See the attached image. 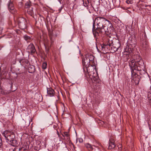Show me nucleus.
Listing matches in <instances>:
<instances>
[{"label":"nucleus","instance_id":"obj_1","mask_svg":"<svg viewBox=\"0 0 151 151\" xmlns=\"http://www.w3.org/2000/svg\"><path fill=\"white\" fill-rule=\"evenodd\" d=\"M108 20L102 17H97L95 18L93 25V32L95 37L98 35L97 31L101 32L104 27V24Z\"/></svg>","mask_w":151,"mask_h":151},{"label":"nucleus","instance_id":"obj_2","mask_svg":"<svg viewBox=\"0 0 151 151\" xmlns=\"http://www.w3.org/2000/svg\"><path fill=\"white\" fill-rule=\"evenodd\" d=\"M113 37L109 35H106L103 38V44L101 46L102 50L103 51L108 49L109 47L111 46L113 43Z\"/></svg>","mask_w":151,"mask_h":151},{"label":"nucleus","instance_id":"obj_3","mask_svg":"<svg viewBox=\"0 0 151 151\" xmlns=\"http://www.w3.org/2000/svg\"><path fill=\"white\" fill-rule=\"evenodd\" d=\"M128 43L129 44L128 49H130V50H129V52H128L127 51H125L124 52L123 55V56L126 58V61L128 60L129 55L130 52V51L132 52L135 47L136 43V39L134 38H131L129 39Z\"/></svg>","mask_w":151,"mask_h":151},{"label":"nucleus","instance_id":"obj_4","mask_svg":"<svg viewBox=\"0 0 151 151\" xmlns=\"http://www.w3.org/2000/svg\"><path fill=\"white\" fill-rule=\"evenodd\" d=\"M2 134L7 142L9 141L13 144H14L16 143V141L14 139L15 135L13 132L9 130H5L3 132Z\"/></svg>","mask_w":151,"mask_h":151},{"label":"nucleus","instance_id":"obj_5","mask_svg":"<svg viewBox=\"0 0 151 151\" xmlns=\"http://www.w3.org/2000/svg\"><path fill=\"white\" fill-rule=\"evenodd\" d=\"M94 68L93 67H90L87 68V72L88 74L89 78L91 79L93 82L97 81V82H99L98 77L97 74L94 73L92 70H93Z\"/></svg>","mask_w":151,"mask_h":151},{"label":"nucleus","instance_id":"obj_6","mask_svg":"<svg viewBox=\"0 0 151 151\" xmlns=\"http://www.w3.org/2000/svg\"><path fill=\"white\" fill-rule=\"evenodd\" d=\"M94 58V57L93 55L88 54L86 55L85 58L82 60L83 64L85 66L86 70L87 68L92 67L91 66H89V63L90 62H93Z\"/></svg>","mask_w":151,"mask_h":151},{"label":"nucleus","instance_id":"obj_7","mask_svg":"<svg viewBox=\"0 0 151 151\" xmlns=\"http://www.w3.org/2000/svg\"><path fill=\"white\" fill-rule=\"evenodd\" d=\"M113 27L111 23L108 20L106 21V22L104 24V27L102 29L101 31V32H109L111 33L113 31Z\"/></svg>","mask_w":151,"mask_h":151},{"label":"nucleus","instance_id":"obj_8","mask_svg":"<svg viewBox=\"0 0 151 151\" xmlns=\"http://www.w3.org/2000/svg\"><path fill=\"white\" fill-rule=\"evenodd\" d=\"M129 65L131 68V71L132 75H134V73L135 74L137 68V67L135 64V60L134 59H131L129 62Z\"/></svg>","mask_w":151,"mask_h":151},{"label":"nucleus","instance_id":"obj_9","mask_svg":"<svg viewBox=\"0 0 151 151\" xmlns=\"http://www.w3.org/2000/svg\"><path fill=\"white\" fill-rule=\"evenodd\" d=\"M27 50L29 53L31 54L34 53L36 51L35 46L32 44H30L28 46Z\"/></svg>","mask_w":151,"mask_h":151},{"label":"nucleus","instance_id":"obj_10","mask_svg":"<svg viewBox=\"0 0 151 151\" xmlns=\"http://www.w3.org/2000/svg\"><path fill=\"white\" fill-rule=\"evenodd\" d=\"M120 45V44L119 42H116L115 44H112L111 46L109 47L111 48V50H113L115 52L117 51L119 48Z\"/></svg>","mask_w":151,"mask_h":151},{"label":"nucleus","instance_id":"obj_11","mask_svg":"<svg viewBox=\"0 0 151 151\" xmlns=\"http://www.w3.org/2000/svg\"><path fill=\"white\" fill-rule=\"evenodd\" d=\"M61 134L63 137V139L65 140L67 142L69 141L70 135L69 132H62Z\"/></svg>","mask_w":151,"mask_h":151},{"label":"nucleus","instance_id":"obj_12","mask_svg":"<svg viewBox=\"0 0 151 151\" xmlns=\"http://www.w3.org/2000/svg\"><path fill=\"white\" fill-rule=\"evenodd\" d=\"M115 147V145L114 139L111 138L109 140V146L108 147L109 149L111 150L113 149Z\"/></svg>","mask_w":151,"mask_h":151},{"label":"nucleus","instance_id":"obj_13","mask_svg":"<svg viewBox=\"0 0 151 151\" xmlns=\"http://www.w3.org/2000/svg\"><path fill=\"white\" fill-rule=\"evenodd\" d=\"M142 43V46L143 47L146 48L148 46V42L146 40H143Z\"/></svg>","mask_w":151,"mask_h":151},{"label":"nucleus","instance_id":"obj_14","mask_svg":"<svg viewBox=\"0 0 151 151\" xmlns=\"http://www.w3.org/2000/svg\"><path fill=\"white\" fill-rule=\"evenodd\" d=\"M85 146L88 149L89 151H93V150H95V149H93L91 145L89 143H86L85 145Z\"/></svg>","mask_w":151,"mask_h":151},{"label":"nucleus","instance_id":"obj_15","mask_svg":"<svg viewBox=\"0 0 151 151\" xmlns=\"http://www.w3.org/2000/svg\"><path fill=\"white\" fill-rule=\"evenodd\" d=\"M47 93L48 94H53L54 91V90L51 88H49L47 89Z\"/></svg>","mask_w":151,"mask_h":151},{"label":"nucleus","instance_id":"obj_16","mask_svg":"<svg viewBox=\"0 0 151 151\" xmlns=\"http://www.w3.org/2000/svg\"><path fill=\"white\" fill-rule=\"evenodd\" d=\"M146 7V9L148 10H150L151 9V6L150 5H147L145 4H144L142 6V8H143Z\"/></svg>","mask_w":151,"mask_h":151},{"label":"nucleus","instance_id":"obj_17","mask_svg":"<svg viewBox=\"0 0 151 151\" xmlns=\"http://www.w3.org/2000/svg\"><path fill=\"white\" fill-rule=\"evenodd\" d=\"M24 40L28 42H29L31 39L30 37L27 35H24Z\"/></svg>","mask_w":151,"mask_h":151},{"label":"nucleus","instance_id":"obj_18","mask_svg":"<svg viewBox=\"0 0 151 151\" xmlns=\"http://www.w3.org/2000/svg\"><path fill=\"white\" fill-rule=\"evenodd\" d=\"M49 36L51 42H53L54 39H53V36L52 35V33L51 32H49Z\"/></svg>","mask_w":151,"mask_h":151},{"label":"nucleus","instance_id":"obj_19","mask_svg":"<svg viewBox=\"0 0 151 151\" xmlns=\"http://www.w3.org/2000/svg\"><path fill=\"white\" fill-rule=\"evenodd\" d=\"M47 66V64L46 62L43 63L42 65V68L43 69H45L46 68Z\"/></svg>","mask_w":151,"mask_h":151},{"label":"nucleus","instance_id":"obj_20","mask_svg":"<svg viewBox=\"0 0 151 151\" xmlns=\"http://www.w3.org/2000/svg\"><path fill=\"white\" fill-rule=\"evenodd\" d=\"M31 68L32 70V71L31 72H29L30 73H32L33 72H34L35 69V68L33 66H30L29 67V68Z\"/></svg>","mask_w":151,"mask_h":151},{"label":"nucleus","instance_id":"obj_21","mask_svg":"<svg viewBox=\"0 0 151 151\" xmlns=\"http://www.w3.org/2000/svg\"><path fill=\"white\" fill-rule=\"evenodd\" d=\"M87 1H86V2H85V1H83V4L85 6H88V5L89 4V1L87 0Z\"/></svg>","mask_w":151,"mask_h":151},{"label":"nucleus","instance_id":"obj_22","mask_svg":"<svg viewBox=\"0 0 151 151\" xmlns=\"http://www.w3.org/2000/svg\"><path fill=\"white\" fill-rule=\"evenodd\" d=\"M138 63L139 65L142 66L144 64V63L142 60H139L138 61Z\"/></svg>","mask_w":151,"mask_h":151},{"label":"nucleus","instance_id":"obj_23","mask_svg":"<svg viewBox=\"0 0 151 151\" xmlns=\"http://www.w3.org/2000/svg\"><path fill=\"white\" fill-rule=\"evenodd\" d=\"M148 100L150 101V105L151 106V95H148Z\"/></svg>","mask_w":151,"mask_h":151},{"label":"nucleus","instance_id":"obj_24","mask_svg":"<svg viewBox=\"0 0 151 151\" xmlns=\"http://www.w3.org/2000/svg\"><path fill=\"white\" fill-rule=\"evenodd\" d=\"M126 2L128 4H132L133 3V1L132 0H127Z\"/></svg>","mask_w":151,"mask_h":151},{"label":"nucleus","instance_id":"obj_25","mask_svg":"<svg viewBox=\"0 0 151 151\" xmlns=\"http://www.w3.org/2000/svg\"><path fill=\"white\" fill-rule=\"evenodd\" d=\"M19 150L20 151L21 150V151H28V150L27 149L24 148H22L20 149H19Z\"/></svg>","mask_w":151,"mask_h":151},{"label":"nucleus","instance_id":"obj_26","mask_svg":"<svg viewBox=\"0 0 151 151\" xmlns=\"http://www.w3.org/2000/svg\"><path fill=\"white\" fill-rule=\"evenodd\" d=\"M30 6V4L29 3H26L25 5V7L26 8H28Z\"/></svg>","mask_w":151,"mask_h":151},{"label":"nucleus","instance_id":"obj_27","mask_svg":"<svg viewBox=\"0 0 151 151\" xmlns=\"http://www.w3.org/2000/svg\"><path fill=\"white\" fill-rule=\"evenodd\" d=\"M30 10L31 11V12H30V14L31 15H32L33 14V11L32 9H28V10L27 11V12H30Z\"/></svg>","mask_w":151,"mask_h":151},{"label":"nucleus","instance_id":"obj_28","mask_svg":"<svg viewBox=\"0 0 151 151\" xmlns=\"http://www.w3.org/2000/svg\"><path fill=\"white\" fill-rule=\"evenodd\" d=\"M78 140V139H77V140ZM78 140H79V142L80 143H82V142H83V139L81 138H78Z\"/></svg>","mask_w":151,"mask_h":151},{"label":"nucleus","instance_id":"obj_29","mask_svg":"<svg viewBox=\"0 0 151 151\" xmlns=\"http://www.w3.org/2000/svg\"><path fill=\"white\" fill-rule=\"evenodd\" d=\"M97 86L98 87H96V88H95L96 90L99 89L100 88V86L99 83L97 84Z\"/></svg>","mask_w":151,"mask_h":151},{"label":"nucleus","instance_id":"obj_30","mask_svg":"<svg viewBox=\"0 0 151 151\" xmlns=\"http://www.w3.org/2000/svg\"><path fill=\"white\" fill-rule=\"evenodd\" d=\"M24 24L23 22H20L19 24V25L22 28V25H24Z\"/></svg>","mask_w":151,"mask_h":151},{"label":"nucleus","instance_id":"obj_31","mask_svg":"<svg viewBox=\"0 0 151 151\" xmlns=\"http://www.w3.org/2000/svg\"><path fill=\"white\" fill-rule=\"evenodd\" d=\"M2 143L1 139V138L0 137V148H1V147L2 146Z\"/></svg>","mask_w":151,"mask_h":151},{"label":"nucleus","instance_id":"obj_32","mask_svg":"<svg viewBox=\"0 0 151 151\" xmlns=\"http://www.w3.org/2000/svg\"><path fill=\"white\" fill-rule=\"evenodd\" d=\"M101 124H104V122H102H102H101Z\"/></svg>","mask_w":151,"mask_h":151},{"label":"nucleus","instance_id":"obj_33","mask_svg":"<svg viewBox=\"0 0 151 151\" xmlns=\"http://www.w3.org/2000/svg\"><path fill=\"white\" fill-rule=\"evenodd\" d=\"M13 7H12V8H10V9L11 10H13Z\"/></svg>","mask_w":151,"mask_h":151},{"label":"nucleus","instance_id":"obj_34","mask_svg":"<svg viewBox=\"0 0 151 151\" xmlns=\"http://www.w3.org/2000/svg\"><path fill=\"white\" fill-rule=\"evenodd\" d=\"M42 98H41V99L40 100V101H42Z\"/></svg>","mask_w":151,"mask_h":151},{"label":"nucleus","instance_id":"obj_35","mask_svg":"<svg viewBox=\"0 0 151 151\" xmlns=\"http://www.w3.org/2000/svg\"><path fill=\"white\" fill-rule=\"evenodd\" d=\"M148 93L151 94V92H148Z\"/></svg>","mask_w":151,"mask_h":151},{"label":"nucleus","instance_id":"obj_36","mask_svg":"<svg viewBox=\"0 0 151 151\" xmlns=\"http://www.w3.org/2000/svg\"><path fill=\"white\" fill-rule=\"evenodd\" d=\"M65 95H63V97H64V96H65Z\"/></svg>","mask_w":151,"mask_h":151},{"label":"nucleus","instance_id":"obj_37","mask_svg":"<svg viewBox=\"0 0 151 151\" xmlns=\"http://www.w3.org/2000/svg\"><path fill=\"white\" fill-rule=\"evenodd\" d=\"M57 133H58V135L59 136V133H58V131H57Z\"/></svg>","mask_w":151,"mask_h":151},{"label":"nucleus","instance_id":"obj_38","mask_svg":"<svg viewBox=\"0 0 151 151\" xmlns=\"http://www.w3.org/2000/svg\"><path fill=\"white\" fill-rule=\"evenodd\" d=\"M150 131H151V128L150 127Z\"/></svg>","mask_w":151,"mask_h":151}]
</instances>
